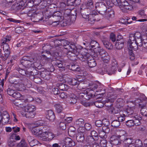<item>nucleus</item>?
<instances>
[{"mask_svg":"<svg viewBox=\"0 0 147 147\" xmlns=\"http://www.w3.org/2000/svg\"><path fill=\"white\" fill-rule=\"evenodd\" d=\"M119 4V6L121 9H125L131 10L133 9L132 6L129 4L125 0H120V3Z\"/></svg>","mask_w":147,"mask_h":147,"instance_id":"nucleus-14","label":"nucleus"},{"mask_svg":"<svg viewBox=\"0 0 147 147\" xmlns=\"http://www.w3.org/2000/svg\"><path fill=\"white\" fill-rule=\"evenodd\" d=\"M119 41V39L117 38L115 44V46L117 49H122L124 46V43L121 41L118 42Z\"/></svg>","mask_w":147,"mask_h":147,"instance_id":"nucleus-35","label":"nucleus"},{"mask_svg":"<svg viewBox=\"0 0 147 147\" xmlns=\"http://www.w3.org/2000/svg\"><path fill=\"white\" fill-rule=\"evenodd\" d=\"M110 143H109V144L110 145H117L120 143L119 139L116 137L115 135H113L110 138Z\"/></svg>","mask_w":147,"mask_h":147,"instance_id":"nucleus-26","label":"nucleus"},{"mask_svg":"<svg viewBox=\"0 0 147 147\" xmlns=\"http://www.w3.org/2000/svg\"><path fill=\"white\" fill-rule=\"evenodd\" d=\"M63 43L64 48L69 51L67 53L68 57H72V59H70L72 60L76 59V57L79 54L80 50L77 49L74 45L71 44L67 40H63Z\"/></svg>","mask_w":147,"mask_h":147,"instance_id":"nucleus-1","label":"nucleus"},{"mask_svg":"<svg viewBox=\"0 0 147 147\" xmlns=\"http://www.w3.org/2000/svg\"><path fill=\"white\" fill-rule=\"evenodd\" d=\"M15 91V90H13L10 88H8L7 90V94L10 96H12L13 95Z\"/></svg>","mask_w":147,"mask_h":147,"instance_id":"nucleus-60","label":"nucleus"},{"mask_svg":"<svg viewBox=\"0 0 147 147\" xmlns=\"http://www.w3.org/2000/svg\"><path fill=\"white\" fill-rule=\"evenodd\" d=\"M55 107L58 113H61L63 110V108L60 105H56Z\"/></svg>","mask_w":147,"mask_h":147,"instance_id":"nucleus-51","label":"nucleus"},{"mask_svg":"<svg viewBox=\"0 0 147 147\" xmlns=\"http://www.w3.org/2000/svg\"><path fill=\"white\" fill-rule=\"evenodd\" d=\"M94 104L96 107L98 108H102L104 106L103 103L99 101L94 102Z\"/></svg>","mask_w":147,"mask_h":147,"instance_id":"nucleus-52","label":"nucleus"},{"mask_svg":"<svg viewBox=\"0 0 147 147\" xmlns=\"http://www.w3.org/2000/svg\"><path fill=\"white\" fill-rule=\"evenodd\" d=\"M41 76L44 79L48 80L50 79L49 74L47 71H43L41 73Z\"/></svg>","mask_w":147,"mask_h":147,"instance_id":"nucleus-41","label":"nucleus"},{"mask_svg":"<svg viewBox=\"0 0 147 147\" xmlns=\"http://www.w3.org/2000/svg\"><path fill=\"white\" fill-rule=\"evenodd\" d=\"M139 105L141 108V113L143 115L147 116V103L145 102L143 104H140Z\"/></svg>","mask_w":147,"mask_h":147,"instance_id":"nucleus-21","label":"nucleus"},{"mask_svg":"<svg viewBox=\"0 0 147 147\" xmlns=\"http://www.w3.org/2000/svg\"><path fill=\"white\" fill-rule=\"evenodd\" d=\"M111 134L113 135L115 134H119L118 136L119 138L122 141H125L126 140H128L129 139L127 138V134L123 130H121L120 131L117 130L115 129H113L111 131Z\"/></svg>","mask_w":147,"mask_h":147,"instance_id":"nucleus-9","label":"nucleus"},{"mask_svg":"<svg viewBox=\"0 0 147 147\" xmlns=\"http://www.w3.org/2000/svg\"><path fill=\"white\" fill-rule=\"evenodd\" d=\"M45 53V54H42V58H43L44 59H49V58L47 57V55H50L51 54V53L49 51H46L45 52H44ZM43 54V52L42 53V54Z\"/></svg>","mask_w":147,"mask_h":147,"instance_id":"nucleus-55","label":"nucleus"},{"mask_svg":"<svg viewBox=\"0 0 147 147\" xmlns=\"http://www.w3.org/2000/svg\"><path fill=\"white\" fill-rule=\"evenodd\" d=\"M69 68L73 71H79L80 70V68L77 65H69Z\"/></svg>","mask_w":147,"mask_h":147,"instance_id":"nucleus-42","label":"nucleus"},{"mask_svg":"<svg viewBox=\"0 0 147 147\" xmlns=\"http://www.w3.org/2000/svg\"><path fill=\"white\" fill-rule=\"evenodd\" d=\"M129 58L131 60H133L135 58L134 55L133 53L132 50H129Z\"/></svg>","mask_w":147,"mask_h":147,"instance_id":"nucleus-63","label":"nucleus"},{"mask_svg":"<svg viewBox=\"0 0 147 147\" xmlns=\"http://www.w3.org/2000/svg\"><path fill=\"white\" fill-rule=\"evenodd\" d=\"M105 1L106 2L108 7L111 8L114 5L119 6L120 0H106Z\"/></svg>","mask_w":147,"mask_h":147,"instance_id":"nucleus-19","label":"nucleus"},{"mask_svg":"<svg viewBox=\"0 0 147 147\" xmlns=\"http://www.w3.org/2000/svg\"><path fill=\"white\" fill-rule=\"evenodd\" d=\"M84 131V129L83 130L81 131V132L78 131V133L76 136V139L78 142H82L84 140L86 134Z\"/></svg>","mask_w":147,"mask_h":147,"instance_id":"nucleus-20","label":"nucleus"},{"mask_svg":"<svg viewBox=\"0 0 147 147\" xmlns=\"http://www.w3.org/2000/svg\"><path fill=\"white\" fill-rule=\"evenodd\" d=\"M133 121V119L127 120L126 122V125L129 127H131L134 126L135 125V123Z\"/></svg>","mask_w":147,"mask_h":147,"instance_id":"nucleus-46","label":"nucleus"},{"mask_svg":"<svg viewBox=\"0 0 147 147\" xmlns=\"http://www.w3.org/2000/svg\"><path fill=\"white\" fill-rule=\"evenodd\" d=\"M95 7L96 11L100 14L104 16L105 14L107 7L103 2H98L95 4Z\"/></svg>","mask_w":147,"mask_h":147,"instance_id":"nucleus-6","label":"nucleus"},{"mask_svg":"<svg viewBox=\"0 0 147 147\" xmlns=\"http://www.w3.org/2000/svg\"><path fill=\"white\" fill-rule=\"evenodd\" d=\"M47 118L51 121H53L55 118V115L53 111L51 110L47 111Z\"/></svg>","mask_w":147,"mask_h":147,"instance_id":"nucleus-28","label":"nucleus"},{"mask_svg":"<svg viewBox=\"0 0 147 147\" xmlns=\"http://www.w3.org/2000/svg\"><path fill=\"white\" fill-rule=\"evenodd\" d=\"M18 146L19 147H26V144L24 140H22L21 142L18 144Z\"/></svg>","mask_w":147,"mask_h":147,"instance_id":"nucleus-61","label":"nucleus"},{"mask_svg":"<svg viewBox=\"0 0 147 147\" xmlns=\"http://www.w3.org/2000/svg\"><path fill=\"white\" fill-rule=\"evenodd\" d=\"M102 130L106 134L109 133L110 129L109 127L106 125H104L102 127Z\"/></svg>","mask_w":147,"mask_h":147,"instance_id":"nucleus-53","label":"nucleus"},{"mask_svg":"<svg viewBox=\"0 0 147 147\" xmlns=\"http://www.w3.org/2000/svg\"><path fill=\"white\" fill-rule=\"evenodd\" d=\"M67 82L69 84L71 85L75 86L78 85V89L81 90L83 88V87H80V83L79 81L75 78H69Z\"/></svg>","mask_w":147,"mask_h":147,"instance_id":"nucleus-18","label":"nucleus"},{"mask_svg":"<svg viewBox=\"0 0 147 147\" xmlns=\"http://www.w3.org/2000/svg\"><path fill=\"white\" fill-rule=\"evenodd\" d=\"M22 96L21 94L19 92L15 91L12 97L17 98H20Z\"/></svg>","mask_w":147,"mask_h":147,"instance_id":"nucleus-56","label":"nucleus"},{"mask_svg":"<svg viewBox=\"0 0 147 147\" xmlns=\"http://www.w3.org/2000/svg\"><path fill=\"white\" fill-rule=\"evenodd\" d=\"M45 122L42 121H38L36 122V124L38 125V126L32 128L31 131L33 134L36 136H38L40 135L41 136L40 127L38 126H43L44 125Z\"/></svg>","mask_w":147,"mask_h":147,"instance_id":"nucleus-10","label":"nucleus"},{"mask_svg":"<svg viewBox=\"0 0 147 147\" xmlns=\"http://www.w3.org/2000/svg\"><path fill=\"white\" fill-rule=\"evenodd\" d=\"M11 38L9 36H7L6 37L3 38L1 40V45L0 47L2 48L4 53V59H6L10 54V49L9 45L7 43L9 42Z\"/></svg>","mask_w":147,"mask_h":147,"instance_id":"nucleus-2","label":"nucleus"},{"mask_svg":"<svg viewBox=\"0 0 147 147\" xmlns=\"http://www.w3.org/2000/svg\"><path fill=\"white\" fill-rule=\"evenodd\" d=\"M104 63H108L110 60V57L108 53H106L105 56H103L101 58Z\"/></svg>","mask_w":147,"mask_h":147,"instance_id":"nucleus-44","label":"nucleus"},{"mask_svg":"<svg viewBox=\"0 0 147 147\" xmlns=\"http://www.w3.org/2000/svg\"><path fill=\"white\" fill-rule=\"evenodd\" d=\"M98 134L94 130L92 131L90 135L88 136L86 139V141L88 143H94L95 142L99 140Z\"/></svg>","mask_w":147,"mask_h":147,"instance_id":"nucleus-8","label":"nucleus"},{"mask_svg":"<svg viewBox=\"0 0 147 147\" xmlns=\"http://www.w3.org/2000/svg\"><path fill=\"white\" fill-rule=\"evenodd\" d=\"M93 95L91 93L88 92L87 90H85L83 92H80L78 95V97L80 99L84 98L88 100L92 98Z\"/></svg>","mask_w":147,"mask_h":147,"instance_id":"nucleus-15","label":"nucleus"},{"mask_svg":"<svg viewBox=\"0 0 147 147\" xmlns=\"http://www.w3.org/2000/svg\"><path fill=\"white\" fill-rule=\"evenodd\" d=\"M19 73L22 75L28 76V72L24 69H20L19 70Z\"/></svg>","mask_w":147,"mask_h":147,"instance_id":"nucleus-57","label":"nucleus"},{"mask_svg":"<svg viewBox=\"0 0 147 147\" xmlns=\"http://www.w3.org/2000/svg\"><path fill=\"white\" fill-rule=\"evenodd\" d=\"M33 98L30 96L28 97L27 96H23L19 99L15 100L13 102L14 104L16 106L22 108L24 107V104L26 102L32 101Z\"/></svg>","mask_w":147,"mask_h":147,"instance_id":"nucleus-4","label":"nucleus"},{"mask_svg":"<svg viewBox=\"0 0 147 147\" xmlns=\"http://www.w3.org/2000/svg\"><path fill=\"white\" fill-rule=\"evenodd\" d=\"M111 65V70L112 73H113L116 70L118 67L117 62L115 60H114L112 62Z\"/></svg>","mask_w":147,"mask_h":147,"instance_id":"nucleus-32","label":"nucleus"},{"mask_svg":"<svg viewBox=\"0 0 147 147\" xmlns=\"http://www.w3.org/2000/svg\"><path fill=\"white\" fill-rule=\"evenodd\" d=\"M22 115L24 117L29 119H31L34 118L35 115V112H22Z\"/></svg>","mask_w":147,"mask_h":147,"instance_id":"nucleus-24","label":"nucleus"},{"mask_svg":"<svg viewBox=\"0 0 147 147\" xmlns=\"http://www.w3.org/2000/svg\"><path fill=\"white\" fill-rule=\"evenodd\" d=\"M78 58L82 61H86L88 66L90 67H93L96 66V64L94 58L90 55L86 53L85 55H82L79 53L76 58Z\"/></svg>","mask_w":147,"mask_h":147,"instance_id":"nucleus-3","label":"nucleus"},{"mask_svg":"<svg viewBox=\"0 0 147 147\" xmlns=\"http://www.w3.org/2000/svg\"><path fill=\"white\" fill-rule=\"evenodd\" d=\"M49 132H46L44 134H43L41 136H42L41 140L44 141H48V138L49 136L48 134Z\"/></svg>","mask_w":147,"mask_h":147,"instance_id":"nucleus-54","label":"nucleus"},{"mask_svg":"<svg viewBox=\"0 0 147 147\" xmlns=\"http://www.w3.org/2000/svg\"><path fill=\"white\" fill-rule=\"evenodd\" d=\"M136 34V33L134 34H131L129 35V38L128 42V47L129 50L136 49L135 46L133 45V43H135V41L138 36Z\"/></svg>","mask_w":147,"mask_h":147,"instance_id":"nucleus-12","label":"nucleus"},{"mask_svg":"<svg viewBox=\"0 0 147 147\" xmlns=\"http://www.w3.org/2000/svg\"><path fill=\"white\" fill-rule=\"evenodd\" d=\"M80 1V0H67V2L70 5H73L75 3L77 5L78 2L77 3L76 2Z\"/></svg>","mask_w":147,"mask_h":147,"instance_id":"nucleus-58","label":"nucleus"},{"mask_svg":"<svg viewBox=\"0 0 147 147\" xmlns=\"http://www.w3.org/2000/svg\"><path fill=\"white\" fill-rule=\"evenodd\" d=\"M100 130L97 129L98 131V134L99 137L102 139H105L107 137V135L106 134V133L102 131L100 129Z\"/></svg>","mask_w":147,"mask_h":147,"instance_id":"nucleus-40","label":"nucleus"},{"mask_svg":"<svg viewBox=\"0 0 147 147\" xmlns=\"http://www.w3.org/2000/svg\"><path fill=\"white\" fill-rule=\"evenodd\" d=\"M59 127L61 129L64 130L66 128V125L64 122H61L59 123Z\"/></svg>","mask_w":147,"mask_h":147,"instance_id":"nucleus-59","label":"nucleus"},{"mask_svg":"<svg viewBox=\"0 0 147 147\" xmlns=\"http://www.w3.org/2000/svg\"><path fill=\"white\" fill-rule=\"evenodd\" d=\"M120 124V123L117 119L113 120L111 123V126L113 127H117Z\"/></svg>","mask_w":147,"mask_h":147,"instance_id":"nucleus-45","label":"nucleus"},{"mask_svg":"<svg viewBox=\"0 0 147 147\" xmlns=\"http://www.w3.org/2000/svg\"><path fill=\"white\" fill-rule=\"evenodd\" d=\"M26 2V0H21L19 2H16L11 6V9L17 11L24 6Z\"/></svg>","mask_w":147,"mask_h":147,"instance_id":"nucleus-13","label":"nucleus"},{"mask_svg":"<svg viewBox=\"0 0 147 147\" xmlns=\"http://www.w3.org/2000/svg\"><path fill=\"white\" fill-rule=\"evenodd\" d=\"M96 51H96V52H98L99 53L101 58L103 56H105L106 55V53H108L105 50H104L103 49L101 48L100 47L99 48H98Z\"/></svg>","mask_w":147,"mask_h":147,"instance_id":"nucleus-38","label":"nucleus"},{"mask_svg":"<svg viewBox=\"0 0 147 147\" xmlns=\"http://www.w3.org/2000/svg\"><path fill=\"white\" fill-rule=\"evenodd\" d=\"M129 19L127 17V18H123L120 20V22L123 24H130L131 22V21H129Z\"/></svg>","mask_w":147,"mask_h":147,"instance_id":"nucleus-47","label":"nucleus"},{"mask_svg":"<svg viewBox=\"0 0 147 147\" xmlns=\"http://www.w3.org/2000/svg\"><path fill=\"white\" fill-rule=\"evenodd\" d=\"M55 65L61 68L59 70L61 71H64L65 69V66L63 65V62L60 61H57L54 62Z\"/></svg>","mask_w":147,"mask_h":147,"instance_id":"nucleus-30","label":"nucleus"},{"mask_svg":"<svg viewBox=\"0 0 147 147\" xmlns=\"http://www.w3.org/2000/svg\"><path fill=\"white\" fill-rule=\"evenodd\" d=\"M86 6L87 9H89L90 10H92L94 8L93 0H87Z\"/></svg>","mask_w":147,"mask_h":147,"instance_id":"nucleus-33","label":"nucleus"},{"mask_svg":"<svg viewBox=\"0 0 147 147\" xmlns=\"http://www.w3.org/2000/svg\"><path fill=\"white\" fill-rule=\"evenodd\" d=\"M84 123V120L82 119H79L76 121L75 123V124L78 127H79L78 129V131L81 132V128L83 127Z\"/></svg>","mask_w":147,"mask_h":147,"instance_id":"nucleus-25","label":"nucleus"},{"mask_svg":"<svg viewBox=\"0 0 147 147\" xmlns=\"http://www.w3.org/2000/svg\"><path fill=\"white\" fill-rule=\"evenodd\" d=\"M36 59L28 57H24L20 61L21 64L26 67H29L36 62Z\"/></svg>","mask_w":147,"mask_h":147,"instance_id":"nucleus-5","label":"nucleus"},{"mask_svg":"<svg viewBox=\"0 0 147 147\" xmlns=\"http://www.w3.org/2000/svg\"><path fill=\"white\" fill-rule=\"evenodd\" d=\"M36 107L30 104H28L25 109V112H35Z\"/></svg>","mask_w":147,"mask_h":147,"instance_id":"nucleus-31","label":"nucleus"},{"mask_svg":"<svg viewBox=\"0 0 147 147\" xmlns=\"http://www.w3.org/2000/svg\"><path fill=\"white\" fill-rule=\"evenodd\" d=\"M90 45L92 48H94L95 51H96L98 48H99L100 47L97 42L94 40H92L90 42Z\"/></svg>","mask_w":147,"mask_h":147,"instance_id":"nucleus-34","label":"nucleus"},{"mask_svg":"<svg viewBox=\"0 0 147 147\" xmlns=\"http://www.w3.org/2000/svg\"><path fill=\"white\" fill-rule=\"evenodd\" d=\"M138 15L143 18H145L146 16L145 11L143 10H139L138 12Z\"/></svg>","mask_w":147,"mask_h":147,"instance_id":"nucleus-49","label":"nucleus"},{"mask_svg":"<svg viewBox=\"0 0 147 147\" xmlns=\"http://www.w3.org/2000/svg\"><path fill=\"white\" fill-rule=\"evenodd\" d=\"M101 40L103 45L106 48L109 50L112 49V46L111 44L108 42L106 38L103 37L101 39Z\"/></svg>","mask_w":147,"mask_h":147,"instance_id":"nucleus-22","label":"nucleus"},{"mask_svg":"<svg viewBox=\"0 0 147 147\" xmlns=\"http://www.w3.org/2000/svg\"><path fill=\"white\" fill-rule=\"evenodd\" d=\"M90 88L91 90L93 91L102 92V94H104L105 92L104 86L98 81H96L94 83Z\"/></svg>","mask_w":147,"mask_h":147,"instance_id":"nucleus-7","label":"nucleus"},{"mask_svg":"<svg viewBox=\"0 0 147 147\" xmlns=\"http://www.w3.org/2000/svg\"><path fill=\"white\" fill-rule=\"evenodd\" d=\"M105 139H102V140H99L100 144L101 147H107V144L106 140Z\"/></svg>","mask_w":147,"mask_h":147,"instance_id":"nucleus-48","label":"nucleus"},{"mask_svg":"<svg viewBox=\"0 0 147 147\" xmlns=\"http://www.w3.org/2000/svg\"><path fill=\"white\" fill-rule=\"evenodd\" d=\"M13 1H11L9 0H5L2 3V5L6 7H10L11 3H13Z\"/></svg>","mask_w":147,"mask_h":147,"instance_id":"nucleus-39","label":"nucleus"},{"mask_svg":"<svg viewBox=\"0 0 147 147\" xmlns=\"http://www.w3.org/2000/svg\"><path fill=\"white\" fill-rule=\"evenodd\" d=\"M9 115H8V116L7 117V116H2V121H3L4 123H8L9 121Z\"/></svg>","mask_w":147,"mask_h":147,"instance_id":"nucleus-50","label":"nucleus"},{"mask_svg":"<svg viewBox=\"0 0 147 147\" xmlns=\"http://www.w3.org/2000/svg\"><path fill=\"white\" fill-rule=\"evenodd\" d=\"M134 108L133 107L128 108L126 111H125V114H123V115H124L125 117H128L132 118L134 115H136L134 113Z\"/></svg>","mask_w":147,"mask_h":147,"instance_id":"nucleus-17","label":"nucleus"},{"mask_svg":"<svg viewBox=\"0 0 147 147\" xmlns=\"http://www.w3.org/2000/svg\"><path fill=\"white\" fill-rule=\"evenodd\" d=\"M53 16L56 20L54 22H59L62 21L64 19V17L62 16V13L59 11L55 12L53 15ZM59 23H57L58 24Z\"/></svg>","mask_w":147,"mask_h":147,"instance_id":"nucleus-16","label":"nucleus"},{"mask_svg":"<svg viewBox=\"0 0 147 147\" xmlns=\"http://www.w3.org/2000/svg\"><path fill=\"white\" fill-rule=\"evenodd\" d=\"M105 13V15H104L103 16H104L107 17H110L114 16V11L112 8L108 7Z\"/></svg>","mask_w":147,"mask_h":147,"instance_id":"nucleus-27","label":"nucleus"},{"mask_svg":"<svg viewBox=\"0 0 147 147\" xmlns=\"http://www.w3.org/2000/svg\"><path fill=\"white\" fill-rule=\"evenodd\" d=\"M132 118H133V120L135 125L138 126L140 124V121L142 119V117L139 115L136 114L134 115Z\"/></svg>","mask_w":147,"mask_h":147,"instance_id":"nucleus-23","label":"nucleus"},{"mask_svg":"<svg viewBox=\"0 0 147 147\" xmlns=\"http://www.w3.org/2000/svg\"><path fill=\"white\" fill-rule=\"evenodd\" d=\"M136 35H138V36L136 40L135 43H133V45L135 46V49H134V50H136L138 49L139 47H141L142 46L143 43L144 41V40L143 39L142 37L141 36L140 34L137 32L136 33Z\"/></svg>","mask_w":147,"mask_h":147,"instance_id":"nucleus-11","label":"nucleus"},{"mask_svg":"<svg viewBox=\"0 0 147 147\" xmlns=\"http://www.w3.org/2000/svg\"><path fill=\"white\" fill-rule=\"evenodd\" d=\"M12 79L10 80V82L13 84L12 86L15 88L16 90H18L21 87L20 85L18 83V82L16 81H13Z\"/></svg>","mask_w":147,"mask_h":147,"instance_id":"nucleus-36","label":"nucleus"},{"mask_svg":"<svg viewBox=\"0 0 147 147\" xmlns=\"http://www.w3.org/2000/svg\"><path fill=\"white\" fill-rule=\"evenodd\" d=\"M64 141L65 144L68 145L69 146H74L75 145V142L69 138H65Z\"/></svg>","mask_w":147,"mask_h":147,"instance_id":"nucleus-37","label":"nucleus"},{"mask_svg":"<svg viewBox=\"0 0 147 147\" xmlns=\"http://www.w3.org/2000/svg\"><path fill=\"white\" fill-rule=\"evenodd\" d=\"M116 36L113 33H111L110 35V40L112 42H114L116 41Z\"/></svg>","mask_w":147,"mask_h":147,"instance_id":"nucleus-62","label":"nucleus"},{"mask_svg":"<svg viewBox=\"0 0 147 147\" xmlns=\"http://www.w3.org/2000/svg\"><path fill=\"white\" fill-rule=\"evenodd\" d=\"M27 15L28 16L31 17V19H32V18H34L37 16V14L35 12L34 10H30L27 13Z\"/></svg>","mask_w":147,"mask_h":147,"instance_id":"nucleus-43","label":"nucleus"},{"mask_svg":"<svg viewBox=\"0 0 147 147\" xmlns=\"http://www.w3.org/2000/svg\"><path fill=\"white\" fill-rule=\"evenodd\" d=\"M69 101L70 104L73 105L76 102H77V100L75 98L70 97V100Z\"/></svg>","mask_w":147,"mask_h":147,"instance_id":"nucleus-64","label":"nucleus"},{"mask_svg":"<svg viewBox=\"0 0 147 147\" xmlns=\"http://www.w3.org/2000/svg\"><path fill=\"white\" fill-rule=\"evenodd\" d=\"M56 86L59 89L63 91L67 90L69 88V86L67 85L61 83H58Z\"/></svg>","mask_w":147,"mask_h":147,"instance_id":"nucleus-29","label":"nucleus"}]
</instances>
